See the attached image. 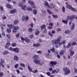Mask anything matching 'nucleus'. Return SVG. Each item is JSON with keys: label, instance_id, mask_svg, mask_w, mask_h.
Instances as JSON below:
<instances>
[{"label": "nucleus", "instance_id": "1", "mask_svg": "<svg viewBox=\"0 0 77 77\" xmlns=\"http://www.w3.org/2000/svg\"><path fill=\"white\" fill-rule=\"evenodd\" d=\"M63 69L65 72L64 74H65V75H68V74H69V73L71 72V71L69 70V69L66 67L63 68Z\"/></svg>", "mask_w": 77, "mask_h": 77}, {"label": "nucleus", "instance_id": "2", "mask_svg": "<svg viewBox=\"0 0 77 77\" xmlns=\"http://www.w3.org/2000/svg\"><path fill=\"white\" fill-rule=\"evenodd\" d=\"M57 65V62L55 61H51L50 62V66L51 67H54V65Z\"/></svg>", "mask_w": 77, "mask_h": 77}, {"label": "nucleus", "instance_id": "3", "mask_svg": "<svg viewBox=\"0 0 77 77\" xmlns=\"http://www.w3.org/2000/svg\"><path fill=\"white\" fill-rule=\"evenodd\" d=\"M23 2H20V3H19L18 5L20 7H22L21 8L23 10H26V8L27 7L26 5L23 6Z\"/></svg>", "mask_w": 77, "mask_h": 77}, {"label": "nucleus", "instance_id": "4", "mask_svg": "<svg viewBox=\"0 0 77 77\" xmlns=\"http://www.w3.org/2000/svg\"><path fill=\"white\" fill-rule=\"evenodd\" d=\"M75 18V15H72L71 16H68L67 17V18L68 20H73L74 18Z\"/></svg>", "mask_w": 77, "mask_h": 77}, {"label": "nucleus", "instance_id": "5", "mask_svg": "<svg viewBox=\"0 0 77 77\" xmlns=\"http://www.w3.org/2000/svg\"><path fill=\"white\" fill-rule=\"evenodd\" d=\"M13 51L15 52L16 53H18V52H20V49L19 48L16 47L15 48H14L13 50Z\"/></svg>", "mask_w": 77, "mask_h": 77}, {"label": "nucleus", "instance_id": "6", "mask_svg": "<svg viewBox=\"0 0 77 77\" xmlns=\"http://www.w3.org/2000/svg\"><path fill=\"white\" fill-rule=\"evenodd\" d=\"M66 7L68 9H72V6L71 5H69V3L68 2H66Z\"/></svg>", "mask_w": 77, "mask_h": 77}, {"label": "nucleus", "instance_id": "7", "mask_svg": "<svg viewBox=\"0 0 77 77\" xmlns=\"http://www.w3.org/2000/svg\"><path fill=\"white\" fill-rule=\"evenodd\" d=\"M14 29L13 30V32L14 33H15L17 31V30H18L19 29V27L18 26H15L14 28Z\"/></svg>", "mask_w": 77, "mask_h": 77}, {"label": "nucleus", "instance_id": "8", "mask_svg": "<svg viewBox=\"0 0 77 77\" xmlns=\"http://www.w3.org/2000/svg\"><path fill=\"white\" fill-rule=\"evenodd\" d=\"M10 45H11V43L9 42H8L6 43L5 46V48L6 49H8Z\"/></svg>", "mask_w": 77, "mask_h": 77}, {"label": "nucleus", "instance_id": "9", "mask_svg": "<svg viewBox=\"0 0 77 77\" xmlns=\"http://www.w3.org/2000/svg\"><path fill=\"white\" fill-rule=\"evenodd\" d=\"M32 58L34 60H38L39 59V57L38 55H35L33 56Z\"/></svg>", "mask_w": 77, "mask_h": 77}, {"label": "nucleus", "instance_id": "10", "mask_svg": "<svg viewBox=\"0 0 77 77\" xmlns=\"http://www.w3.org/2000/svg\"><path fill=\"white\" fill-rule=\"evenodd\" d=\"M33 45L34 47H39L41 45V44L39 43L33 44Z\"/></svg>", "mask_w": 77, "mask_h": 77}, {"label": "nucleus", "instance_id": "11", "mask_svg": "<svg viewBox=\"0 0 77 77\" xmlns=\"http://www.w3.org/2000/svg\"><path fill=\"white\" fill-rule=\"evenodd\" d=\"M34 62L35 63V64H39L41 61L40 60H34Z\"/></svg>", "mask_w": 77, "mask_h": 77}, {"label": "nucleus", "instance_id": "12", "mask_svg": "<svg viewBox=\"0 0 77 77\" xmlns=\"http://www.w3.org/2000/svg\"><path fill=\"white\" fill-rule=\"evenodd\" d=\"M19 59V58H18V56H17V55L14 56V60H15L16 61H18Z\"/></svg>", "mask_w": 77, "mask_h": 77}, {"label": "nucleus", "instance_id": "13", "mask_svg": "<svg viewBox=\"0 0 77 77\" xmlns=\"http://www.w3.org/2000/svg\"><path fill=\"white\" fill-rule=\"evenodd\" d=\"M52 42H54V44H59V42H60L59 41V40H58L57 39V40H54L52 41Z\"/></svg>", "mask_w": 77, "mask_h": 77}, {"label": "nucleus", "instance_id": "14", "mask_svg": "<svg viewBox=\"0 0 77 77\" xmlns=\"http://www.w3.org/2000/svg\"><path fill=\"white\" fill-rule=\"evenodd\" d=\"M65 49L63 50L60 51V55L61 56L63 55V54L65 53Z\"/></svg>", "mask_w": 77, "mask_h": 77}, {"label": "nucleus", "instance_id": "15", "mask_svg": "<svg viewBox=\"0 0 77 77\" xmlns=\"http://www.w3.org/2000/svg\"><path fill=\"white\" fill-rule=\"evenodd\" d=\"M7 26L10 29H14V25L13 24L8 25Z\"/></svg>", "mask_w": 77, "mask_h": 77}, {"label": "nucleus", "instance_id": "16", "mask_svg": "<svg viewBox=\"0 0 77 77\" xmlns=\"http://www.w3.org/2000/svg\"><path fill=\"white\" fill-rule=\"evenodd\" d=\"M16 12V9H14L10 11V14H15Z\"/></svg>", "mask_w": 77, "mask_h": 77}, {"label": "nucleus", "instance_id": "17", "mask_svg": "<svg viewBox=\"0 0 77 77\" xmlns=\"http://www.w3.org/2000/svg\"><path fill=\"white\" fill-rule=\"evenodd\" d=\"M28 3L29 4H30V5H34V2L32 1L29 0Z\"/></svg>", "mask_w": 77, "mask_h": 77}, {"label": "nucleus", "instance_id": "18", "mask_svg": "<svg viewBox=\"0 0 77 77\" xmlns=\"http://www.w3.org/2000/svg\"><path fill=\"white\" fill-rule=\"evenodd\" d=\"M50 5L51 6L52 8H54L56 7V5L55 4H54L52 3H51L50 4Z\"/></svg>", "mask_w": 77, "mask_h": 77}, {"label": "nucleus", "instance_id": "19", "mask_svg": "<svg viewBox=\"0 0 77 77\" xmlns=\"http://www.w3.org/2000/svg\"><path fill=\"white\" fill-rule=\"evenodd\" d=\"M45 27H46V26L45 24L41 26V28L42 29V30L43 29H45Z\"/></svg>", "mask_w": 77, "mask_h": 77}, {"label": "nucleus", "instance_id": "20", "mask_svg": "<svg viewBox=\"0 0 77 77\" xmlns=\"http://www.w3.org/2000/svg\"><path fill=\"white\" fill-rule=\"evenodd\" d=\"M28 68L29 69V70L30 72H32V68L30 67V66L28 65Z\"/></svg>", "mask_w": 77, "mask_h": 77}, {"label": "nucleus", "instance_id": "21", "mask_svg": "<svg viewBox=\"0 0 77 77\" xmlns=\"http://www.w3.org/2000/svg\"><path fill=\"white\" fill-rule=\"evenodd\" d=\"M9 51H6L3 52V54H5V55L9 54Z\"/></svg>", "mask_w": 77, "mask_h": 77}, {"label": "nucleus", "instance_id": "22", "mask_svg": "<svg viewBox=\"0 0 77 77\" xmlns=\"http://www.w3.org/2000/svg\"><path fill=\"white\" fill-rule=\"evenodd\" d=\"M11 5H10L9 4H8L6 5V7H7L8 8H12V7H11Z\"/></svg>", "mask_w": 77, "mask_h": 77}, {"label": "nucleus", "instance_id": "23", "mask_svg": "<svg viewBox=\"0 0 77 77\" xmlns=\"http://www.w3.org/2000/svg\"><path fill=\"white\" fill-rule=\"evenodd\" d=\"M75 27V24L74 23H73L72 24V26H71V29L72 30H73V29H74V27Z\"/></svg>", "mask_w": 77, "mask_h": 77}, {"label": "nucleus", "instance_id": "24", "mask_svg": "<svg viewBox=\"0 0 77 77\" xmlns=\"http://www.w3.org/2000/svg\"><path fill=\"white\" fill-rule=\"evenodd\" d=\"M25 41L26 42H30V40L27 38V37H25Z\"/></svg>", "mask_w": 77, "mask_h": 77}, {"label": "nucleus", "instance_id": "25", "mask_svg": "<svg viewBox=\"0 0 77 77\" xmlns=\"http://www.w3.org/2000/svg\"><path fill=\"white\" fill-rule=\"evenodd\" d=\"M19 22L18 20H16L14 21V23L15 25H17V24Z\"/></svg>", "mask_w": 77, "mask_h": 77}, {"label": "nucleus", "instance_id": "26", "mask_svg": "<svg viewBox=\"0 0 77 77\" xmlns=\"http://www.w3.org/2000/svg\"><path fill=\"white\" fill-rule=\"evenodd\" d=\"M7 32L8 33H9L11 32V29L10 28H8L7 30Z\"/></svg>", "mask_w": 77, "mask_h": 77}, {"label": "nucleus", "instance_id": "27", "mask_svg": "<svg viewBox=\"0 0 77 77\" xmlns=\"http://www.w3.org/2000/svg\"><path fill=\"white\" fill-rule=\"evenodd\" d=\"M65 33L66 34H69L70 33H71V31L69 30H67L65 31Z\"/></svg>", "mask_w": 77, "mask_h": 77}, {"label": "nucleus", "instance_id": "28", "mask_svg": "<svg viewBox=\"0 0 77 77\" xmlns=\"http://www.w3.org/2000/svg\"><path fill=\"white\" fill-rule=\"evenodd\" d=\"M71 43H69L67 45V48H69L71 46Z\"/></svg>", "mask_w": 77, "mask_h": 77}, {"label": "nucleus", "instance_id": "29", "mask_svg": "<svg viewBox=\"0 0 77 77\" xmlns=\"http://www.w3.org/2000/svg\"><path fill=\"white\" fill-rule=\"evenodd\" d=\"M74 54V51H71L70 53V56H72Z\"/></svg>", "mask_w": 77, "mask_h": 77}, {"label": "nucleus", "instance_id": "30", "mask_svg": "<svg viewBox=\"0 0 77 77\" xmlns=\"http://www.w3.org/2000/svg\"><path fill=\"white\" fill-rule=\"evenodd\" d=\"M33 12L34 14L35 15H36L37 14V11L36 9H34L33 11Z\"/></svg>", "mask_w": 77, "mask_h": 77}, {"label": "nucleus", "instance_id": "31", "mask_svg": "<svg viewBox=\"0 0 77 77\" xmlns=\"http://www.w3.org/2000/svg\"><path fill=\"white\" fill-rule=\"evenodd\" d=\"M27 9L28 11H33V9L30 7L27 8Z\"/></svg>", "mask_w": 77, "mask_h": 77}, {"label": "nucleus", "instance_id": "32", "mask_svg": "<svg viewBox=\"0 0 77 77\" xmlns=\"http://www.w3.org/2000/svg\"><path fill=\"white\" fill-rule=\"evenodd\" d=\"M11 45L12 47H15L17 46V44L16 43H13L11 44Z\"/></svg>", "mask_w": 77, "mask_h": 77}, {"label": "nucleus", "instance_id": "33", "mask_svg": "<svg viewBox=\"0 0 77 77\" xmlns=\"http://www.w3.org/2000/svg\"><path fill=\"white\" fill-rule=\"evenodd\" d=\"M62 23H65V24H67V23H68V21L66 20H62Z\"/></svg>", "mask_w": 77, "mask_h": 77}, {"label": "nucleus", "instance_id": "34", "mask_svg": "<svg viewBox=\"0 0 77 77\" xmlns=\"http://www.w3.org/2000/svg\"><path fill=\"white\" fill-rule=\"evenodd\" d=\"M1 62L0 63H5V60L3 59H1Z\"/></svg>", "mask_w": 77, "mask_h": 77}, {"label": "nucleus", "instance_id": "35", "mask_svg": "<svg viewBox=\"0 0 77 77\" xmlns=\"http://www.w3.org/2000/svg\"><path fill=\"white\" fill-rule=\"evenodd\" d=\"M52 16L54 18H58V16L57 15H55L54 14H53Z\"/></svg>", "mask_w": 77, "mask_h": 77}, {"label": "nucleus", "instance_id": "36", "mask_svg": "<svg viewBox=\"0 0 77 77\" xmlns=\"http://www.w3.org/2000/svg\"><path fill=\"white\" fill-rule=\"evenodd\" d=\"M44 5L45 6H49V4L47 2H45L44 4Z\"/></svg>", "mask_w": 77, "mask_h": 77}, {"label": "nucleus", "instance_id": "37", "mask_svg": "<svg viewBox=\"0 0 77 77\" xmlns=\"http://www.w3.org/2000/svg\"><path fill=\"white\" fill-rule=\"evenodd\" d=\"M77 43L75 42H73L72 43V46L73 45H76Z\"/></svg>", "mask_w": 77, "mask_h": 77}, {"label": "nucleus", "instance_id": "38", "mask_svg": "<svg viewBox=\"0 0 77 77\" xmlns=\"http://www.w3.org/2000/svg\"><path fill=\"white\" fill-rule=\"evenodd\" d=\"M47 12H48V14H53V13H52V12H51L50 11V10L48 9L47 10Z\"/></svg>", "mask_w": 77, "mask_h": 77}, {"label": "nucleus", "instance_id": "39", "mask_svg": "<svg viewBox=\"0 0 77 77\" xmlns=\"http://www.w3.org/2000/svg\"><path fill=\"white\" fill-rule=\"evenodd\" d=\"M62 11L63 12H64L65 11V8L64 7V6H63L62 8Z\"/></svg>", "mask_w": 77, "mask_h": 77}, {"label": "nucleus", "instance_id": "40", "mask_svg": "<svg viewBox=\"0 0 77 77\" xmlns=\"http://www.w3.org/2000/svg\"><path fill=\"white\" fill-rule=\"evenodd\" d=\"M6 37H7V38H8V39H11V36L8 34L6 35Z\"/></svg>", "mask_w": 77, "mask_h": 77}, {"label": "nucleus", "instance_id": "41", "mask_svg": "<svg viewBox=\"0 0 77 77\" xmlns=\"http://www.w3.org/2000/svg\"><path fill=\"white\" fill-rule=\"evenodd\" d=\"M14 48H12L10 47L9 48V50H10V51H14Z\"/></svg>", "mask_w": 77, "mask_h": 77}, {"label": "nucleus", "instance_id": "42", "mask_svg": "<svg viewBox=\"0 0 77 77\" xmlns=\"http://www.w3.org/2000/svg\"><path fill=\"white\" fill-rule=\"evenodd\" d=\"M72 9V10L74 12H76V9L75 8H72H72L71 9Z\"/></svg>", "mask_w": 77, "mask_h": 77}, {"label": "nucleus", "instance_id": "43", "mask_svg": "<svg viewBox=\"0 0 77 77\" xmlns=\"http://www.w3.org/2000/svg\"><path fill=\"white\" fill-rule=\"evenodd\" d=\"M2 76H3V72H0V77H2Z\"/></svg>", "mask_w": 77, "mask_h": 77}, {"label": "nucleus", "instance_id": "44", "mask_svg": "<svg viewBox=\"0 0 77 77\" xmlns=\"http://www.w3.org/2000/svg\"><path fill=\"white\" fill-rule=\"evenodd\" d=\"M33 29H32V28H30L28 30L29 32H32V30Z\"/></svg>", "mask_w": 77, "mask_h": 77}, {"label": "nucleus", "instance_id": "45", "mask_svg": "<svg viewBox=\"0 0 77 77\" xmlns=\"http://www.w3.org/2000/svg\"><path fill=\"white\" fill-rule=\"evenodd\" d=\"M25 20V17L23 16L22 18V21H24Z\"/></svg>", "mask_w": 77, "mask_h": 77}, {"label": "nucleus", "instance_id": "46", "mask_svg": "<svg viewBox=\"0 0 77 77\" xmlns=\"http://www.w3.org/2000/svg\"><path fill=\"white\" fill-rule=\"evenodd\" d=\"M46 74L48 75V76H50V75H51V73L50 72H47L46 73Z\"/></svg>", "mask_w": 77, "mask_h": 77}, {"label": "nucleus", "instance_id": "47", "mask_svg": "<svg viewBox=\"0 0 77 77\" xmlns=\"http://www.w3.org/2000/svg\"><path fill=\"white\" fill-rule=\"evenodd\" d=\"M35 33L36 35H38V34H39V31H37Z\"/></svg>", "mask_w": 77, "mask_h": 77}, {"label": "nucleus", "instance_id": "48", "mask_svg": "<svg viewBox=\"0 0 77 77\" xmlns=\"http://www.w3.org/2000/svg\"><path fill=\"white\" fill-rule=\"evenodd\" d=\"M20 65L21 66H23V67H25V65L23 63H20Z\"/></svg>", "mask_w": 77, "mask_h": 77}, {"label": "nucleus", "instance_id": "49", "mask_svg": "<svg viewBox=\"0 0 77 77\" xmlns=\"http://www.w3.org/2000/svg\"><path fill=\"white\" fill-rule=\"evenodd\" d=\"M48 35L50 36H51V37H52V36H53V34H51V32H50V31H49Z\"/></svg>", "mask_w": 77, "mask_h": 77}, {"label": "nucleus", "instance_id": "50", "mask_svg": "<svg viewBox=\"0 0 77 77\" xmlns=\"http://www.w3.org/2000/svg\"><path fill=\"white\" fill-rule=\"evenodd\" d=\"M50 50L52 52L54 51V47H53L52 49H50Z\"/></svg>", "mask_w": 77, "mask_h": 77}, {"label": "nucleus", "instance_id": "51", "mask_svg": "<svg viewBox=\"0 0 77 77\" xmlns=\"http://www.w3.org/2000/svg\"><path fill=\"white\" fill-rule=\"evenodd\" d=\"M74 72L75 73H77V69H76V68H74Z\"/></svg>", "mask_w": 77, "mask_h": 77}, {"label": "nucleus", "instance_id": "52", "mask_svg": "<svg viewBox=\"0 0 77 77\" xmlns=\"http://www.w3.org/2000/svg\"><path fill=\"white\" fill-rule=\"evenodd\" d=\"M56 69L52 70V74H54L55 73V72H56Z\"/></svg>", "mask_w": 77, "mask_h": 77}, {"label": "nucleus", "instance_id": "53", "mask_svg": "<svg viewBox=\"0 0 77 77\" xmlns=\"http://www.w3.org/2000/svg\"><path fill=\"white\" fill-rule=\"evenodd\" d=\"M38 72V71L37 70H35L34 71H32L33 73H36V72Z\"/></svg>", "mask_w": 77, "mask_h": 77}, {"label": "nucleus", "instance_id": "54", "mask_svg": "<svg viewBox=\"0 0 77 77\" xmlns=\"http://www.w3.org/2000/svg\"><path fill=\"white\" fill-rule=\"evenodd\" d=\"M21 39L22 41H25L26 38L25 39V38H23V37H21Z\"/></svg>", "mask_w": 77, "mask_h": 77}, {"label": "nucleus", "instance_id": "55", "mask_svg": "<svg viewBox=\"0 0 77 77\" xmlns=\"http://www.w3.org/2000/svg\"><path fill=\"white\" fill-rule=\"evenodd\" d=\"M29 37L30 38H33V35H31L29 36Z\"/></svg>", "mask_w": 77, "mask_h": 77}, {"label": "nucleus", "instance_id": "56", "mask_svg": "<svg viewBox=\"0 0 77 77\" xmlns=\"http://www.w3.org/2000/svg\"><path fill=\"white\" fill-rule=\"evenodd\" d=\"M18 66V64H16L14 66V67L15 68H17Z\"/></svg>", "mask_w": 77, "mask_h": 77}, {"label": "nucleus", "instance_id": "57", "mask_svg": "<svg viewBox=\"0 0 77 77\" xmlns=\"http://www.w3.org/2000/svg\"><path fill=\"white\" fill-rule=\"evenodd\" d=\"M2 20H5L6 19V16H4L3 17H2Z\"/></svg>", "mask_w": 77, "mask_h": 77}, {"label": "nucleus", "instance_id": "58", "mask_svg": "<svg viewBox=\"0 0 77 77\" xmlns=\"http://www.w3.org/2000/svg\"><path fill=\"white\" fill-rule=\"evenodd\" d=\"M25 20H26V21H27L28 20H29V16H26V17L25 18Z\"/></svg>", "mask_w": 77, "mask_h": 77}, {"label": "nucleus", "instance_id": "59", "mask_svg": "<svg viewBox=\"0 0 77 77\" xmlns=\"http://www.w3.org/2000/svg\"><path fill=\"white\" fill-rule=\"evenodd\" d=\"M53 70V68L50 67L49 68V71H51Z\"/></svg>", "mask_w": 77, "mask_h": 77}, {"label": "nucleus", "instance_id": "60", "mask_svg": "<svg viewBox=\"0 0 77 77\" xmlns=\"http://www.w3.org/2000/svg\"><path fill=\"white\" fill-rule=\"evenodd\" d=\"M43 33H47V29H46V28L45 29V30L43 31Z\"/></svg>", "mask_w": 77, "mask_h": 77}, {"label": "nucleus", "instance_id": "61", "mask_svg": "<svg viewBox=\"0 0 77 77\" xmlns=\"http://www.w3.org/2000/svg\"><path fill=\"white\" fill-rule=\"evenodd\" d=\"M57 30L58 32H60V31H61V29L60 28H57Z\"/></svg>", "mask_w": 77, "mask_h": 77}, {"label": "nucleus", "instance_id": "62", "mask_svg": "<svg viewBox=\"0 0 77 77\" xmlns=\"http://www.w3.org/2000/svg\"><path fill=\"white\" fill-rule=\"evenodd\" d=\"M61 38H62V37L60 36L58 38V39H57V40H59V42H60V40Z\"/></svg>", "mask_w": 77, "mask_h": 77}, {"label": "nucleus", "instance_id": "63", "mask_svg": "<svg viewBox=\"0 0 77 77\" xmlns=\"http://www.w3.org/2000/svg\"><path fill=\"white\" fill-rule=\"evenodd\" d=\"M57 57H58V59H60V55H59V54H57Z\"/></svg>", "mask_w": 77, "mask_h": 77}, {"label": "nucleus", "instance_id": "64", "mask_svg": "<svg viewBox=\"0 0 77 77\" xmlns=\"http://www.w3.org/2000/svg\"><path fill=\"white\" fill-rule=\"evenodd\" d=\"M19 36H20L19 34H18L16 35V36L17 38H18V37H19Z\"/></svg>", "mask_w": 77, "mask_h": 77}]
</instances>
